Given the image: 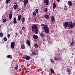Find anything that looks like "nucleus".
Returning <instances> with one entry per match:
<instances>
[{
    "mask_svg": "<svg viewBox=\"0 0 75 75\" xmlns=\"http://www.w3.org/2000/svg\"><path fill=\"white\" fill-rule=\"evenodd\" d=\"M32 31L33 32H34L35 31V34H38V27L37 25H33L32 26Z\"/></svg>",
    "mask_w": 75,
    "mask_h": 75,
    "instance_id": "nucleus-1",
    "label": "nucleus"
},
{
    "mask_svg": "<svg viewBox=\"0 0 75 75\" xmlns=\"http://www.w3.org/2000/svg\"><path fill=\"white\" fill-rule=\"evenodd\" d=\"M75 25V23H72L71 21L69 22L68 27L70 28H73Z\"/></svg>",
    "mask_w": 75,
    "mask_h": 75,
    "instance_id": "nucleus-2",
    "label": "nucleus"
},
{
    "mask_svg": "<svg viewBox=\"0 0 75 75\" xmlns=\"http://www.w3.org/2000/svg\"><path fill=\"white\" fill-rule=\"evenodd\" d=\"M11 48L12 49H13V48H14V46H15V43L14 42H11Z\"/></svg>",
    "mask_w": 75,
    "mask_h": 75,
    "instance_id": "nucleus-3",
    "label": "nucleus"
},
{
    "mask_svg": "<svg viewBox=\"0 0 75 75\" xmlns=\"http://www.w3.org/2000/svg\"><path fill=\"white\" fill-rule=\"evenodd\" d=\"M69 24V22L67 21H66L65 22L64 24V26L65 27H68V25Z\"/></svg>",
    "mask_w": 75,
    "mask_h": 75,
    "instance_id": "nucleus-4",
    "label": "nucleus"
},
{
    "mask_svg": "<svg viewBox=\"0 0 75 75\" xmlns=\"http://www.w3.org/2000/svg\"><path fill=\"white\" fill-rule=\"evenodd\" d=\"M28 2V0H23V3L24 6H26L27 5V3Z\"/></svg>",
    "mask_w": 75,
    "mask_h": 75,
    "instance_id": "nucleus-5",
    "label": "nucleus"
},
{
    "mask_svg": "<svg viewBox=\"0 0 75 75\" xmlns=\"http://www.w3.org/2000/svg\"><path fill=\"white\" fill-rule=\"evenodd\" d=\"M49 0H44V3H46V5H48V4H49Z\"/></svg>",
    "mask_w": 75,
    "mask_h": 75,
    "instance_id": "nucleus-6",
    "label": "nucleus"
},
{
    "mask_svg": "<svg viewBox=\"0 0 75 75\" xmlns=\"http://www.w3.org/2000/svg\"><path fill=\"white\" fill-rule=\"evenodd\" d=\"M50 20L51 21H52L53 22H54L55 21V18H54V16H52L50 18Z\"/></svg>",
    "mask_w": 75,
    "mask_h": 75,
    "instance_id": "nucleus-7",
    "label": "nucleus"
},
{
    "mask_svg": "<svg viewBox=\"0 0 75 75\" xmlns=\"http://www.w3.org/2000/svg\"><path fill=\"white\" fill-rule=\"evenodd\" d=\"M43 30H46L48 29V25H45V26L43 27Z\"/></svg>",
    "mask_w": 75,
    "mask_h": 75,
    "instance_id": "nucleus-8",
    "label": "nucleus"
},
{
    "mask_svg": "<svg viewBox=\"0 0 75 75\" xmlns=\"http://www.w3.org/2000/svg\"><path fill=\"white\" fill-rule=\"evenodd\" d=\"M45 30V33L46 34H48L50 32V30L49 29V28L48 29H46V30Z\"/></svg>",
    "mask_w": 75,
    "mask_h": 75,
    "instance_id": "nucleus-9",
    "label": "nucleus"
},
{
    "mask_svg": "<svg viewBox=\"0 0 75 75\" xmlns=\"http://www.w3.org/2000/svg\"><path fill=\"white\" fill-rule=\"evenodd\" d=\"M33 38H34V39L37 40V39H38V36L37 35H34L33 36Z\"/></svg>",
    "mask_w": 75,
    "mask_h": 75,
    "instance_id": "nucleus-10",
    "label": "nucleus"
},
{
    "mask_svg": "<svg viewBox=\"0 0 75 75\" xmlns=\"http://www.w3.org/2000/svg\"><path fill=\"white\" fill-rule=\"evenodd\" d=\"M26 43L28 46H30V45H31V43H30V41L29 40H28L26 41Z\"/></svg>",
    "mask_w": 75,
    "mask_h": 75,
    "instance_id": "nucleus-11",
    "label": "nucleus"
},
{
    "mask_svg": "<svg viewBox=\"0 0 75 75\" xmlns=\"http://www.w3.org/2000/svg\"><path fill=\"white\" fill-rule=\"evenodd\" d=\"M45 18H46V19H49V18H50V16H49V15L47 14L45 15Z\"/></svg>",
    "mask_w": 75,
    "mask_h": 75,
    "instance_id": "nucleus-12",
    "label": "nucleus"
},
{
    "mask_svg": "<svg viewBox=\"0 0 75 75\" xmlns=\"http://www.w3.org/2000/svg\"><path fill=\"white\" fill-rule=\"evenodd\" d=\"M25 59L26 60H29L30 59V57L29 56H25Z\"/></svg>",
    "mask_w": 75,
    "mask_h": 75,
    "instance_id": "nucleus-13",
    "label": "nucleus"
},
{
    "mask_svg": "<svg viewBox=\"0 0 75 75\" xmlns=\"http://www.w3.org/2000/svg\"><path fill=\"white\" fill-rule=\"evenodd\" d=\"M17 8H18V5H17V4L14 5L13 8H14V9H17Z\"/></svg>",
    "mask_w": 75,
    "mask_h": 75,
    "instance_id": "nucleus-14",
    "label": "nucleus"
},
{
    "mask_svg": "<svg viewBox=\"0 0 75 75\" xmlns=\"http://www.w3.org/2000/svg\"><path fill=\"white\" fill-rule=\"evenodd\" d=\"M21 19V15H19L18 17V21H20Z\"/></svg>",
    "mask_w": 75,
    "mask_h": 75,
    "instance_id": "nucleus-15",
    "label": "nucleus"
},
{
    "mask_svg": "<svg viewBox=\"0 0 75 75\" xmlns=\"http://www.w3.org/2000/svg\"><path fill=\"white\" fill-rule=\"evenodd\" d=\"M68 4L69 6H72V3L71 1H68Z\"/></svg>",
    "mask_w": 75,
    "mask_h": 75,
    "instance_id": "nucleus-16",
    "label": "nucleus"
},
{
    "mask_svg": "<svg viewBox=\"0 0 75 75\" xmlns=\"http://www.w3.org/2000/svg\"><path fill=\"white\" fill-rule=\"evenodd\" d=\"M40 37H41L42 38L44 37V35L43 33H40Z\"/></svg>",
    "mask_w": 75,
    "mask_h": 75,
    "instance_id": "nucleus-17",
    "label": "nucleus"
},
{
    "mask_svg": "<svg viewBox=\"0 0 75 75\" xmlns=\"http://www.w3.org/2000/svg\"><path fill=\"white\" fill-rule=\"evenodd\" d=\"M53 9H55L56 8V4L55 3H54L53 5Z\"/></svg>",
    "mask_w": 75,
    "mask_h": 75,
    "instance_id": "nucleus-18",
    "label": "nucleus"
},
{
    "mask_svg": "<svg viewBox=\"0 0 75 75\" xmlns=\"http://www.w3.org/2000/svg\"><path fill=\"white\" fill-rule=\"evenodd\" d=\"M17 20H16V18H14L13 19V23L15 24L17 23Z\"/></svg>",
    "mask_w": 75,
    "mask_h": 75,
    "instance_id": "nucleus-19",
    "label": "nucleus"
},
{
    "mask_svg": "<svg viewBox=\"0 0 75 75\" xmlns=\"http://www.w3.org/2000/svg\"><path fill=\"white\" fill-rule=\"evenodd\" d=\"M75 44V42H72L70 43V46L71 47H72V46H74V44Z\"/></svg>",
    "mask_w": 75,
    "mask_h": 75,
    "instance_id": "nucleus-20",
    "label": "nucleus"
},
{
    "mask_svg": "<svg viewBox=\"0 0 75 75\" xmlns=\"http://www.w3.org/2000/svg\"><path fill=\"white\" fill-rule=\"evenodd\" d=\"M25 21V18H23L22 19V23H24Z\"/></svg>",
    "mask_w": 75,
    "mask_h": 75,
    "instance_id": "nucleus-21",
    "label": "nucleus"
},
{
    "mask_svg": "<svg viewBox=\"0 0 75 75\" xmlns=\"http://www.w3.org/2000/svg\"><path fill=\"white\" fill-rule=\"evenodd\" d=\"M9 18L10 19H11L12 18V14L11 13L10 14L9 16Z\"/></svg>",
    "mask_w": 75,
    "mask_h": 75,
    "instance_id": "nucleus-22",
    "label": "nucleus"
},
{
    "mask_svg": "<svg viewBox=\"0 0 75 75\" xmlns=\"http://www.w3.org/2000/svg\"><path fill=\"white\" fill-rule=\"evenodd\" d=\"M21 48H22V49H23V50L24 49V48H25V46H24V45L23 44H22L21 46Z\"/></svg>",
    "mask_w": 75,
    "mask_h": 75,
    "instance_id": "nucleus-23",
    "label": "nucleus"
},
{
    "mask_svg": "<svg viewBox=\"0 0 75 75\" xmlns=\"http://www.w3.org/2000/svg\"><path fill=\"white\" fill-rule=\"evenodd\" d=\"M21 9L20 8H18L17 10V11L18 12V11H21Z\"/></svg>",
    "mask_w": 75,
    "mask_h": 75,
    "instance_id": "nucleus-24",
    "label": "nucleus"
},
{
    "mask_svg": "<svg viewBox=\"0 0 75 75\" xmlns=\"http://www.w3.org/2000/svg\"><path fill=\"white\" fill-rule=\"evenodd\" d=\"M50 62L52 63V64H54V61L52 59H50Z\"/></svg>",
    "mask_w": 75,
    "mask_h": 75,
    "instance_id": "nucleus-25",
    "label": "nucleus"
},
{
    "mask_svg": "<svg viewBox=\"0 0 75 75\" xmlns=\"http://www.w3.org/2000/svg\"><path fill=\"white\" fill-rule=\"evenodd\" d=\"M50 72L51 73H52V74H54V70H53V69H51Z\"/></svg>",
    "mask_w": 75,
    "mask_h": 75,
    "instance_id": "nucleus-26",
    "label": "nucleus"
},
{
    "mask_svg": "<svg viewBox=\"0 0 75 75\" xmlns=\"http://www.w3.org/2000/svg\"><path fill=\"white\" fill-rule=\"evenodd\" d=\"M34 47L35 48H38V45L37 43H35V44Z\"/></svg>",
    "mask_w": 75,
    "mask_h": 75,
    "instance_id": "nucleus-27",
    "label": "nucleus"
},
{
    "mask_svg": "<svg viewBox=\"0 0 75 75\" xmlns=\"http://www.w3.org/2000/svg\"><path fill=\"white\" fill-rule=\"evenodd\" d=\"M11 57V56L10 55H8L6 56L7 58H10V57Z\"/></svg>",
    "mask_w": 75,
    "mask_h": 75,
    "instance_id": "nucleus-28",
    "label": "nucleus"
},
{
    "mask_svg": "<svg viewBox=\"0 0 75 75\" xmlns=\"http://www.w3.org/2000/svg\"><path fill=\"white\" fill-rule=\"evenodd\" d=\"M7 21V19H4L3 20V23H6Z\"/></svg>",
    "mask_w": 75,
    "mask_h": 75,
    "instance_id": "nucleus-29",
    "label": "nucleus"
},
{
    "mask_svg": "<svg viewBox=\"0 0 75 75\" xmlns=\"http://www.w3.org/2000/svg\"><path fill=\"white\" fill-rule=\"evenodd\" d=\"M32 54L33 55H36V52L34 51H33L32 52Z\"/></svg>",
    "mask_w": 75,
    "mask_h": 75,
    "instance_id": "nucleus-30",
    "label": "nucleus"
},
{
    "mask_svg": "<svg viewBox=\"0 0 75 75\" xmlns=\"http://www.w3.org/2000/svg\"><path fill=\"white\" fill-rule=\"evenodd\" d=\"M67 72H68L69 73H70L71 72V70L70 71L69 69L68 68L67 70Z\"/></svg>",
    "mask_w": 75,
    "mask_h": 75,
    "instance_id": "nucleus-31",
    "label": "nucleus"
},
{
    "mask_svg": "<svg viewBox=\"0 0 75 75\" xmlns=\"http://www.w3.org/2000/svg\"><path fill=\"white\" fill-rule=\"evenodd\" d=\"M3 33H0V37H3Z\"/></svg>",
    "mask_w": 75,
    "mask_h": 75,
    "instance_id": "nucleus-32",
    "label": "nucleus"
},
{
    "mask_svg": "<svg viewBox=\"0 0 75 75\" xmlns=\"http://www.w3.org/2000/svg\"><path fill=\"white\" fill-rule=\"evenodd\" d=\"M4 40L5 41H7V38H4Z\"/></svg>",
    "mask_w": 75,
    "mask_h": 75,
    "instance_id": "nucleus-33",
    "label": "nucleus"
},
{
    "mask_svg": "<svg viewBox=\"0 0 75 75\" xmlns=\"http://www.w3.org/2000/svg\"><path fill=\"white\" fill-rule=\"evenodd\" d=\"M10 1H11V0H6V4H8V2H10Z\"/></svg>",
    "mask_w": 75,
    "mask_h": 75,
    "instance_id": "nucleus-34",
    "label": "nucleus"
},
{
    "mask_svg": "<svg viewBox=\"0 0 75 75\" xmlns=\"http://www.w3.org/2000/svg\"><path fill=\"white\" fill-rule=\"evenodd\" d=\"M54 60H55V61H58L59 60V59H57V58L54 57Z\"/></svg>",
    "mask_w": 75,
    "mask_h": 75,
    "instance_id": "nucleus-35",
    "label": "nucleus"
},
{
    "mask_svg": "<svg viewBox=\"0 0 75 75\" xmlns=\"http://www.w3.org/2000/svg\"><path fill=\"white\" fill-rule=\"evenodd\" d=\"M45 12H48V10L47 8H46L45 9Z\"/></svg>",
    "mask_w": 75,
    "mask_h": 75,
    "instance_id": "nucleus-36",
    "label": "nucleus"
},
{
    "mask_svg": "<svg viewBox=\"0 0 75 75\" xmlns=\"http://www.w3.org/2000/svg\"><path fill=\"white\" fill-rule=\"evenodd\" d=\"M64 10H67V6H66L64 8Z\"/></svg>",
    "mask_w": 75,
    "mask_h": 75,
    "instance_id": "nucleus-37",
    "label": "nucleus"
},
{
    "mask_svg": "<svg viewBox=\"0 0 75 75\" xmlns=\"http://www.w3.org/2000/svg\"><path fill=\"white\" fill-rule=\"evenodd\" d=\"M35 11L37 14V13H38V9H36L35 10Z\"/></svg>",
    "mask_w": 75,
    "mask_h": 75,
    "instance_id": "nucleus-38",
    "label": "nucleus"
},
{
    "mask_svg": "<svg viewBox=\"0 0 75 75\" xmlns=\"http://www.w3.org/2000/svg\"><path fill=\"white\" fill-rule=\"evenodd\" d=\"M33 16H35L36 15V12H35V11H34L33 12Z\"/></svg>",
    "mask_w": 75,
    "mask_h": 75,
    "instance_id": "nucleus-39",
    "label": "nucleus"
},
{
    "mask_svg": "<svg viewBox=\"0 0 75 75\" xmlns=\"http://www.w3.org/2000/svg\"><path fill=\"white\" fill-rule=\"evenodd\" d=\"M15 69L16 70L18 69V65H17L16 66V67H15Z\"/></svg>",
    "mask_w": 75,
    "mask_h": 75,
    "instance_id": "nucleus-40",
    "label": "nucleus"
},
{
    "mask_svg": "<svg viewBox=\"0 0 75 75\" xmlns=\"http://www.w3.org/2000/svg\"><path fill=\"white\" fill-rule=\"evenodd\" d=\"M41 26H44H44H45V24H42L41 25H40Z\"/></svg>",
    "mask_w": 75,
    "mask_h": 75,
    "instance_id": "nucleus-41",
    "label": "nucleus"
},
{
    "mask_svg": "<svg viewBox=\"0 0 75 75\" xmlns=\"http://www.w3.org/2000/svg\"><path fill=\"white\" fill-rule=\"evenodd\" d=\"M10 34H8L7 35V37L8 38H10Z\"/></svg>",
    "mask_w": 75,
    "mask_h": 75,
    "instance_id": "nucleus-42",
    "label": "nucleus"
},
{
    "mask_svg": "<svg viewBox=\"0 0 75 75\" xmlns=\"http://www.w3.org/2000/svg\"><path fill=\"white\" fill-rule=\"evenodd\" d=\"M20 2H23V0H18Z\"/></svg>",
    "mask_w": 75,
    "mask_h": 75,
    "instance_id": "nucleus-43",
    "label": "nucleus"
},
{
    "mask_svg": "<svg viewBox=\"0 0 75 75\" xmlns=\"http://www.w3.org/2000/svg\"><path fill=\"white\" fill-rule=\"evenodd\" d=\"M24 29H25V28L24 27H23L22 28V30H24Z\"/></svg>",
    "mask_w": 75,
    "mask_h": 75,
    "instance_id": "nucleus-44",
    "label": "nucleus"
},
{
    "mask_svg": "<svg viewBox=\"0 0 75 75\" xmlns=\"http://www.w3.org/2000/svg\"><path fill=\"white\" fill-rule=\"evenodd\" d=\"M23 59H25V57H23Z\"/></svg>",
    "mask_w": 75,
    "mask_h": 75,
    "instance_id": "nucleus-45",
    "label": "nucleus"
},
{
    "mask_svg": "<svg viewBox=\"0 0 75 75\" xmlns=\"http://www.w3.org/2000/svg\"><path fill=\"white\" fill-rule=\"evenodd\" d=\"M57 1L58 2H59V1H60V0H57Z\"/></svg>",
    "mask_w": 75,
    "mask_h": 75,
    "instance_id": "nucleus-46",
    "label": "nucleus"
},
{
    "mask_svg": "<svg viewBox=\"0 0 75 75\" xmlns=\"http://www.w3.org/2000/svg\"><path fill=\"white\" fill-rule=\"evenodd\" d=\"M16 35H18V33H16Z\"/></svg>",
    "mask_w": 75,
    "mask_h": 75,
    "instance_id": "nucleus-47",
    "label": "nucleus"
},
{
    "mask_svg": "<svg viewBox=\"0 0 75 75\" xmlns=\"http://www.w3.org/2000/svg\"><path fill=\"white\" fill-rule=\"evenodd\" d=\"M30 1L31 2H32L33 1V0H30Z\"/></svg>",
    "mask_w": 75,
    "mask_h": 75,
    "instance_id": "nucleus-48",
    "label": "nucleus"
},
{
    "mask_svg": "<svg viewBox=\"0 0 75 75\" xmlns=\"http://www.w3.org/2000/svg\"><path fill=\"white\" fill-rule=\"evenodd\" d=\"M43 59H41V61H43Z\"/></svg>",
    "mask_w": 75,
    "mask_h": 75,
    "instance_id": "nucleus-49",
    "label": "nucleus"
},
{
    "mask_svg": "<svg viewBox=\"0 0 75 75\" xmlns=\"http://www.w3.org/2000/svg\"><path fill=\"white\" fill-rule=\"evenodd\" d=\"M30 56H31V57H33V55L32 54H31L30 55Z\"/></svg>",
    "mask_w": 75,
    "mask_h": 75,
    "instance_id": "nucleus-50",
    "label": "nucleus"
},
{
    "mask_svg": "<svg viewBox=\"0 0 75 75\" xmlns=\"http://www.w3.org/2000/svg\"><path fill=\"white\" fill-rule=\"evenodd\" d=\"M73 56H71V58H73Z\"/></svg>",
    "mask_w": 75,
    "mask_h": 75,
    "instance_id": "nucleus-51",
    "label": "nucleus"
},
{
    "mask_svg": "<svg viewBox=\"0 0 75 75\" xmlns=\"http://www.w3.org/2000/svg\"><path fill=\"white\" fill-rule=\"evenodd\" d=\"M16 3H15L14 4H16Z\"/></svg>",
    "mask_w": 75,
    "mask_h": 75,
    "instance_id": "nucleus-52",
    "label": "nucleus"
},
{
    "mask_svg": "<svg viewBox=\"0 0 75 75\" xmlns=\"http://www.w3.org/2000/svg\"><path fill=\"white\" fill-rule=\"evenodd\" d=\"M1 27V25H0V28Z\"/></svg>",
    "mask_w": 75,
    "mask_h": 75,
    "instance_id": "nucleus-53",
    "label": "nucleus"
}]
</instances>
